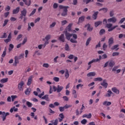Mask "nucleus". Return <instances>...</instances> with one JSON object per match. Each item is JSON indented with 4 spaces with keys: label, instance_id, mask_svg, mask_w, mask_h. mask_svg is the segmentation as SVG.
<instances>
[{
    "label": "nucleus",
    "instance_id": "nucleus-13",
    "mask_svg": "<svg viewBox=\"0 0 125 125\" xmlns=\"http://www.w3.org/2000/svg\"><path fill=\"white\" fill-rule=\"evenodd\" d=\"M84 18H85V17H84V16H83L80 17L78 19V22L77 24H81V23H83V22L84 21Z\"/></svg>",
    "mask_w": 125,
    "mask_h": 125
},
{
    "label": "nucleus",
    "instance_id": "nucleus-16",
    "mask_svg": "<svg viewBox=\"0 0 125 125\" xmlns=\"http://www.w3.org/2000/svg\"><path fill=\"white\" fill-rule=\"evenodd\" d=\"M96 75V73H95V72H91L88 73L87 74V77L90 78V77H95V76Z\"/></svg>",
    "mask_w": 125,
    "mask_h": 125
},
{
    "label": "nucleus",
    "instance_id": "nucleus-6",
    "mask_svg": "<svg viewBox=\"0 0 125 125\" xmlns=\"http://www.w3.org/2000/svg\"><path fill=\"white\" fill-rule=\"evenodd\" d=\"M33 79H34V76L31 75L30 76L27 80V85H28V86H30V84H32V82L33 81Z\"/></svg>",
    "mask_w": 125,
    "mask_h": 125
},
{
    "label": "nucleus",
    "instance_id": "nucleus-15",
    "mask_svg": "<svg viewBox=\"0 0 125 125\" xmlns=\"http://www.w3.org/2000/svg\"><path fill=\"white\" fill-rule=\"evenodd\" d=\"M113 43H114V38L111 37L108 40V45L109 47H111V45H112Z\"/></svg>",
    "mask_w": 125,
    "mask_h": 125
},
{
    "label": "nucleus",
    "instance_id": "nucleus-7",
    "mask_svg": "<svg viewBox=\"0 0 125 125\" xmlns=\"http://www.w3.org/2000/svg\"><path fill=\"white\" fill-rule=\"evenodd\" d=\"M25 84V83L23 81L20 82V83L18 84V87L19 90H23V85Z\"/></svg>",
    "mask_w": 125,
    "mask_h": 125
},
{
    "label": "nucleus",
    "instance_id": "nucleus-52",
    "mask_svg": "<svg viewBox=\"0 0 125 125\" xmlns=\"http://www.w3.org/2000/svg\"><path fill=\"white\" fill-rule=\"evenodd\" d=\"M53 7L54 9H56L57 7H58V3H54L53 5Z\"/></svg>",
    "mask_w": 125,
    "mask_h": 125
},
{
    "label": "nucleus",
    "instance_id": "nucleus-26",
    "mask_svg": "<svg viewBox=\"0 0 125 125\" xmlns=\"http://www.w3.org/2000/svg\"><path fill=\"white\" fill-rule=\"evenodd\" d=\"M103 11L104 13H106L108 12V8H102L99 9V11Z\"/></svg>",
    "mask_w": 125,
    "mask_h": 125
},
{
    "label": "nucleus",
    "instance_id": "nucleus-9",
    "mask_svg": "<svg viewBox=\"0 0 125 125\" xmlns=\"http://www.w3.org/2000/svg\"><path fill=\"white\" fill-rule=\"evenodd\" d=\"M72 26H73V23H69L65 29L66 30L65 32H67V31L68 32H72Z\"/></svg>",
    "mask_w": 125,
    "mask_h": 125
},
{
    "label": "nucleus",
    "instance_id": "nucleus-24",
    "mask_svg": "<svg viewBox=\"0 0 125 125\" xmlns=\"http://www.w3.org/2000/svg\"><path fill=\"white\" fill-rule=\"evenodd\" d=\"M19 10H20V8L17 7L16 9L13 10V14H17V13H18V12H19Z\"/></svg>",
    "mask_w": 125,
    "mask_h": 125
},
{
    "label": "nucleus",
    "instance_id": "nucleus-23",
    "mask_svg": "<svg viewBox=\"0 0 125 125\" xmlns=\"http://www.w3.org/2000/svg\"><path fill=\"white\" fill-rule=\"evenodd\" d=\"M51 39V35H47L45 37V38L42 39V41H49Z\"/></svg>",
    "mask_w": 125,
    "mask_h": 125
},
{
    "label": "nucleus",
    "instance_id": "nucleus-39",
    "mask_svg": "<svg viewBox=\"0 0 125 125\" xmlns=\"http://www.w3.org/2000/svg\"><path fill=\"white\" fill-rule=\"evenodd\" d=\"M108 65L109 67H113V66L115 65V62L113 61L109 62Z\"/></svg>",
    "mask_w": 125,
    "mask_h": 125
},
{
    "label": "nucleus",
    "instance_id": "nucleus-63",
    "mask_svg": "<svg viewBox=\"0 0 125 125\" xmlns=\"http://www.w3.org/2000/svg\"><path fill=\"white\" fill-rule=\"evenodd\" d=\"M108 56L106 55V54H104L102 55V59H106Z\"/></svg>",
    "mask_w": 125,
    "mask_h": 125
},
{
    "label": "nucleus",
    "instance_id": "nucleus-45",
    "mask_svg": "<svg viewBox=\"0 0 125 125\" xmlns=\"http://www.w3.org/2000/svg\"><path fill=\"white\" fill-rule=\"evenodd\" d=\"M36 11H37V9H34V10L30 14L29 16H33V15L36 13Z\"/></svg>",
    "mask_w": 125,
    "mask_h": 125
},
{
    "label": "nucleus",
    "instance_id": "nucleus-59",
    "mask_svg": "<svg viewBox=\"0 0 125 125\" xmlns=\"http://www.w3.org/2000/svg\"><path fill=\"white\" fill-rule=\"evenodd\" d=\"M7 23H8V20H5L4 21V23L3 24V27H5Z\"/></svg>",
    "mask_w": 125,
    "mask_h": 125
},
{
    "label": "nucleus",
    "instance_id": "nucleus-48",
    "mask_svg": "<svg viewBox=\"0 0 125 125\" xmlns=\"http://www.w3.org/2000/svg\"><path fill=\"white\" fill-rule=\"evenodd\" d=\"M119 47V45H115L113 46H112V47H111V49L112 50H114V49H116V50H117L118 47Z\"/></svg>",
    "mask_w": 125,
    "mask_h": 125
},
{
    "label": "nucleus",
    "instance_id": "nucleus-36",
    "mask_svg": "<svg viewBox=\"0 0 125 125\" xmlns=\"http://www.w3.org/2000/svg\"><path fill=\"white\" fill-rule=\"evenodd\" d=\"M51 123H52L53 125H58V119H55L54 121H51Z\"/></svg>",
    "mask_w": 125,
    "mask_h": 125
},
{
    "label": "nucleus",
    "instance_id": "nucleus-60",
    "mask_svg": "<svg viewBox=\"0 0 125 125\" xmlns=\"http://www.w3.org/2000/svg\"><path fill=\"white\" fill-rule=\"evenodd\" d=\"M40 20H41V18L38 17V18H37V19H36L35 20L34 22H35V23H38V22H39V21H40Z\"/></svg>",
    "mask_w": 125,
    "mask_h": 125
},
{
    "label": "nucleus",
    "instance_id": "nucleus-14",
    "mask_svg": "<svg viewBox=\"0 0 125 125\" xmlns=\"http://www.w3.org/2000/svg\"><path fill=\"white\" fill-rule=\"evenodd\" d=\"M112 91L113 92H114V93H116V94H120V91L117 87H113L111 88Z\"/></svg>",
    "mask_w": 125,
    "mask_h": 125
},
{
    "label": "nucleus",
    "instance_id": "nucleus-35",
    "mask_svg": "<svg viewBox=\"0 0 125 125\" xmlns=\"http://www.w3.org/2000/svg\"><path fill=\"white\" fill-rule=\"evenodd\" d=\"M64 49L65 50H66V51H70V47L69 46V45H68V44H66L65 45Z\"/></svg>",
    "mask_w": 125,
    "mask_h": 125
},
{
    "label": "nucleus",
    "instance_id": "nucleus-44",
    "mask_svg": "<svg viewBox=\"0 0 125 125\" xmlns=\"http://www.w3.org/2000/svg\"><path fill=\"white\" fill-rule=\"evenodd\" d=\"M67 23H68V21H66V20L62 21H61V24L62 26H64V25H66V24H67Z\"/></svg>",
    "mask_w": 125,
    "mask_h": 125
},
{
    "label": "nucleus",
    "instance_id": "nucleus-40",
    "mask_svg": "<svg viewBox=\"0 0 125 125\" xmlns=\"http://www.w3.org/2000/svg\"><path fill=\"white\" fill-rule=\"evenodd\" d=\"M90 41H91V37H89L87 39L86 42V46H87L88 44H89V42H90Z\"/></svg>",
    "mask_w": 125,
    "mask_h": 125
},
{
    "label": "nucleus",
    "instance_id": "nucleus-55",
    "mask_svg": "<svg viewBox=\"0 0 125 125\" xmlns=\"http://www.w3.org/2000/svg\"><path fill=\"white\" fill-rule=\"evenodd\" d=\"M26 105L28 106V107H31L32 106H33V104L32 103H30V102H26Z\"/></svg>",
    "mask_w": 125,
    "mask_h": 125
},
{
    "label": "nucleus",
    "instance_id": "nucleus-33",
    "mask_svg": "<svg viewBox=\"0 0 125 125\" xmlns=\"http://www.w3.org/2000/svg\"><path fill=\"white\" fill-rule=\"evenodd\" d=\"M101 24H102V21H96L95 22V26L96 27H98V26H99V25H101Z\"/></svg>",
    "mask_w": 125,
    "mask_h": 125
},
{
    "label": "nucleus",
    "instance_id": "nucleus-58",
    "mask_svg": "<svg viewBox=\"0 0 125 125\" xmlns=\"http://www.w3.org/2000/svg\"><path fill=\"white\" fill-rule=\"evenodd\" d=\"M114 15H115V14L114 13V11H110L109 15H110V17H113Z\"/></svg>",
    "mask_w": 125,
    "mask_h": 125
},
{
    "label": "nucleus",
    "instance_id": "nucleus-17",
    "mask_svg": "<svg viewBox=\"0 0 125 125\" xmlns=\"http://www.w3.org/2000/svg\"><path fill=\"white\" fill-rule=\"evenodd\" d=\"M112 93H113V92H112V91H111V90L109 89L107 91V93H106L104 96L105 97H111V95H112Z\"/></svg>",
    "mask_w": 125,
    "mask_h": 125
},
{
    "label": "nucleus",
    "instance_id": "nucleus-64",
    "mask_svg": "<svg viewBox=\"0 0 125 125\" xmlns=\"http://www.w3.org/2000/svg\"><path fill=\"white\" fill-rule=\"evenodd\" d=\"M38 47L39 49H42V48H43V44H39Z\"/></svg>",
    "mask_w": 125,
    "mask_h": 125
},
{
    "label": "nucleus",
    "instance_id": "nucleus-3",
    "mask_svg": "<svg viewBox=\"0 0 125 125\" xmlns=\"http://www.w3.org/2000/svg\"><path fill=\"white\" fill-rule=\"evenodd\" d=\"M113 26V24L112 23H107L106 24V28L109 29L108 30V32H112L113 30H115V29H116V28H117L118 27V25H115L114 26Z\"/></svg>",
    "mask_w": 125,
    "mask_h": 125
},
{
    "label": "nucleus",
    "instance_id": "nucleus-54",
    "mask_svg": "<svg viewBox=\"0 0 125 125\" xmlns=\"http://www.w3.org/2000/svg\"><path fill=\"white\" fill-rule=\"evenodd\" d=\"M14 47V46L13 45V44H10V45H9V51H11V50H12V49H13V48Z\"/></svg>",
    "mask_w": 125,
    "mask_h": 125
},
{
    "label": "nucleus",
    "instance_id": "nucleus-28",
    "mask_svg": "<svg viewBox=\"0 0 125 125\" xmlns=\"http://www.w3.org/2000/svg\"><path fill=\"white\" fill-rule=\"evenodd\" d=\"M13 111H14V112H17V111H18V108H16L15 106H14L10 109V113H13Z\"/></svg>",
    "mask_w": 125,
    "mask_h": 125
},
{
    "label": "nucleus",
    "instance_id": "nucleus-56",
    "mask_svg": "<svg viewBox=\"0 0 125 125\" xmlns=\"http://www.w3.org/2000/svg\"><path fill=\"white\" fill-rule=\"evenodd\" d=\"M108 47V45L106 44V43H104L103 48V50H106V48Z\"/></svg>",
    "mask_w": 125,
    "mask_h": 125
},
{
    "label": "nucleus",
    "instance_id": "nucleus-20",
    "mask_svg": "<svg viewBox=\"0 0 125 125\" xmlns=\"http://www.w3.org/2000/svg\"><path fill=\"white\" fill-rule=\"evenodd\" d=\"M60 41L61 42H64L65 41V37L64 36V34H62L59 38Z\"/></svg>",
    "mask_w": 125,
    "mask_h": 125
},
{
    "label": "nucleus",
    "instance_id": "nucleus-38",
    "mask_svg": "<svg viewBox=\"0 0 125 125\" xmlns=\"http://www.w3.org/2000/svg\"><path fill=\"white\" fill-rule=\"evenodd\" d=\"M56 25V22L54 21L50 25V28L52 29V28H54L55 25Z\"/></svg>",
    "mask_w": 125,
    "mask_h": 125
},
{
    "label": "nucleus",
    "instance_id": "nucleus-41",
    "mask_svg": "<svg viewBox=\"0 0 125 125\" xmlns=\"http://www.w3.org/2000/svg\"><path fill=\"white\" fill-rule=\"evenodd\" d=\"M28 41V38L27 37H25L22 41V42L21 43V44L22 45H24L26 42H27V41Z\"/></svg>",
    "mask_w": 125,
    "mask_h": 125
},
{
    "label": "nucleus",
    "instance_id": "nucleus-4",
    "mask_svg": "<svg viewBox=\"0 0 125 125\" xmlns=\"http://www.w3.org/2000/svg\"><path fill=\"white\" fill-rule=\"evenodd\" d=\"M0 115H2V121L3 122H4V121L6 120V117L9 116L10 114L9 112L5 113L4 111H0Z\"/></svg>",
    "mask_w": 125,
    "mask_h": 125
},
{
    "label": "nucleus",
    "instance_id": "nucleus-57",
    "mask_svg": "<svg viewBox=\"0 0 125 125\" xmlns=\"http://www.w3.org/2000/svg\"><path fill=\"white\" fill-rule=\"evenodd\" d=\"M30 71H32V69L30 67H28L25 69V73H28L29 72H30Z\"/></svg>",
    "mask_w": 125,
    "mask_h": 125
},
{
    "label": "nucleus",
    "instance_id": "nucleus-27",
    "mask_svg": "<svg viewBox=\"0 0 125 125\" xmlns=\"http://www.w3.org/2000/svg\"><path fill=\"white\" fill-rule=\"evenodd\" d=\"M91 113H89L88 115L84 114L83 115L82 118H87V119H90L91 118Z\"/></svg>",
    "mask_w": 125,
    "mask_h": 125
},
{
    "label": "nucleus",
    "instance_id": "nucleus-21",
    "mask_svg": "<svg viewBox=\"0 0 125 125\" xmlns=\"http://www.w3.org/2000/svg\"><path fill=\"white\" fill-rule=\"evenodd\" d=\"M26 14H27V10L25 8H23V10L21 11V15H22V16H26Z\"/></svg>",
    "mask_w": 125,
    "mask_h": 125
},
{
    "label": "nucleus",
    "instance_id": "nucleus-19",
    "mask_svg": "<svg viewBox=\"0 0 125 125\" xmlns=\"http://www.w3.org/2000/svg\"><path fill=\"white\" fill-rule=\"evenodd\" d=\"M22 1L25 3V4L27 6H30V5H31V0H22Z\"/></svg>",
    "mask_w": 125,
    "mask_h": 125
},
{
    "label": "nucleus",
    "instance_id": "nucleus-11",
    "mask_svg": "<svg viewBox=\"0 0 125 125\" xmlns=\"http://www.w3.org/2000/svg\"><path fill=\"white\" fill-rule=\"evenodd\" d=\"M111 104H112V103L108 101H104L103 103V106H106V107H107L108 106H110V105H111Z\"/></svg>",
    "mask_w": 125,
    "mask_h": 125
},
{
    "label": "nucleus",
    "instance_id": "nucleus-1",
    "mask_svg": "<svg viewBox=\"0 0 125 125\" xmlns=\"http://www.w3.org/2000/svg\"><path fill=\"white\" fill-rule=\"evenodd\" d=\"M65 38L67 41H70L72 43H77L78 41L77 40L78 39V35L76 34H71L68 31H65Z\"/></svg>",
    "mask_w": 125,
    "mask_h": 125
},
{
    "label": "nucleus",
    "instance_id": "nucleus-43",
    "mask_svg": "<svg viewBox=\"0 0 125 125\" xmlns=\"http://www.w3.org/2000/svg\"><path fill=\"white\" fill-rule=\"evenodd\" d=\"M83 84L82 83H79L76 85L77 89H80V87H83Z\"/></svg>",
    "mask_w": 125,
    "mask_h": 125
},
{
    "label": "nucleus",
    "instance_id": "nucleus-22",
    "mask_svg": "<svg viewBox=\"0 0 125 125\" xmlns=\"http://www.w3.org/2000/svg\"><path fill=\"white\" fill-rule=\"evenodd\" d=\"M92 63H94L93 60H92L91 61H90V62H88V67H87V70H89V69H90V68H91V64H92Z\"/></svg>",
    "mask_w": 125,
    "mask_h": 125
},
{
    "label": "nucleus",
    "instance_id": "nucleus-34",
    "mask_svg": "<svg viewBox=\"0 0 125 125\" xmlns=\"http://www.w3.org/2000/svg\"><path fill=\"white\" fill-rule=\"evenodd\" d=\"M15 66H17V64H19V60L17 57H15Z\"/></svg>",
    "mask_w": 125,
    "mask_h": 125
},
{
    "label": "nucleus",
    "instance_id": "nucleus-30",
    "mask_svg": "<svg viewBox=\"0 0 125 125\" xmlns=\"http://www.w3.org/2000/svg\"><path fill=\"white\" fill-rule=\"evenodd\" d=\"M98 11L95 12L92 16V17L94 20H96L97 18V15H98Z\"/></svg>",
    "mask_w": 125,
    "mask_h": 125
},
{
    "label": "nucleus",
    "instance_id": "nucleus-50",
    "mask_svg": "<svg viewBox=\"0 0 125 125\" xmlns=\"http://www.w3.org/2000/svg\"><path fill=\"white\" fill-rule=\"evenodd\" d=\"M103 34H105V29H102L100 31V35L102 36Z\"/></svg>",
    "mask_w": 125,
    "mask_h": 125
},
{
    "label": "nucleus",
    "instance_id": "nucleus-31",
    "mask_svg": "<svg viewBox=\"0 0 125 125\" xmlns=\"http://www.w3.org/2000/svg\"><path fill=\"white\" fill-rule=\"evenodd\" d=\"M103 79L101 77L96 78L94 79V82H102Z\"/></svg>",
    "mask_w": 125,
    "mask_h": 125
},
{
    "label": "nucleus",
    "instance_id": "nucleus-2",
    "mask_svg": "<svg viewBox=\"0 0 125 125\" xmlns=\"http://www.w3.org/2000/svg\"><path fill=\"white\" fill-rule=\"evenodd\" d=\"M60 9H63L62 13L61 14L62 16L65 17L67 15L68 12V8H69V6H63L62 5H60L59 6Z\"/></svg>",
    "mask_w": 125,
    "mask_h": 125
},
{
    "label": "nucleus",
    "instance_id": "nucleus-10",
    "mask_svg": "<svg viewBox=\"0 0 125 125\" xmlns=\"http://www.w3.org/2000/svg\"><path fill=\"white\" fill-rule=\"evenodd\" d=\"M101 85L104 87V88H107L108 86V83H107V81H106V80H104L103 82L101 83Z\"/></svg>",
    "mask_w": 125,
    "mask_h": 125
},
{
    "label": "nucleus",
    "instance_id": "nucleus-42",
    "mask_svg": "<svg viewBox=\"0 0 125 125\" xmlns=\"http://www.w3.org/2000/svg\"><path fill=\"white\" fill-rule=\"evenodd\" d=\"M42 99H45L46 101H49V99L48 98V95H45L42 98Z\"/></svg>",
    "mask_w": 125,
    "mask_h": 125
},
{
    "label": "nucleus",
    "instance_id": "nucleus-51",
    "mask_svg": "<svg viewBox=\"0 0 125 125\" xmlns=\"http://www.w3.org/2000/svg\"><path fill=\"white\" fill-rule=\"evenodd\" d=\"M48 43H49V41L48 40H46L44 43L43 44V48H44V47H45V46H46L47 44H48Z\"/></svg>",
    "mask_w": 125,
    "mask_h": 125
},
{
    "label": "nucleus",
    "instance_id": "nucleus-12",
    "mask_svg": "<svg viewBox=\"0 0 125 125\" xmlns=\"http://www.w3.org/2000/svg\"><path fill=\"white\" fill-rule=\"evenodd\" d=\"M86 27L87 31L89 32H91L92 30H93V27H92V26H91L89 23L85 25V28Z\"/></svg>",
    "mask_w": 125,
    "mask_h": 125
},
{
    "label": "nucleus",
    "instance_id": "nucleus-53",
    "mask_svg": "<svg viewBox=\"0 0 125 125\" xmlns=\"http://www.w3.org/2000/svg\"><path fill=\"white\" fill-rule=\"evenodd\" d=\"M125 18H123L120 20V21L119 22V23L123 24V23H124V22H125Z\"/></svg>",
    "mask_w": 125,
    "mask_h": 125
},
{
    "label": "nucleus",
    "instance_id": "nucleus-29",
    "mask_svg": "<svg viewBox=\"0 0 125 125\" xmlns=\"http://www.w3.org/2000/svg\"><path fill=\"white\" fill-rule=\"evenodd\" d=\"M24 55H25L24 53H21L19 56H17L15 57H17L18 59L20 60V59H22V58H24Z\"/></svg>",
    "mask_w": 125,
    "mask_h": 125
},
{
    "label": "nucleus",
    "instance_id": "nucleus-25",
    "mask_svg": "<svg viewBox=\"0 0 125 125\" xmlns=\"http://www.w3.org/2000/svg\"><path fill=\"white\" fill-rule=\"evenodd\" d=\"M7 82H8V78H3L0 81L1 83H5Z\"/></svg>",
    "mask_w": 125,
    "mask_h": 125
},
{
    "label": "nucleus",
    "instance_id": "nucleus-47",
    "mask_svg": "<svg viewBox=\"0 0 125 125\" xmlns=\"http://www.w3.org/2000/svg\"><path fill=\"white\" fill-rule=\"evenodd\" d=\"M42 67L44 68H48L49 67V64L48 63H45L42 64Z\"/></svg>",
    "mask_w": 125,
    "mask_h": 125
},
{
    "label": "nucleus",
    "instance_id": "nucleus-8",
    "mask_svg": "<svg viewBox=\"0 0 125 125\" xmlns=\"http://www.w3.org/2000/svg\"><path fill=\"white\" fill-rule=\"evenodd\" d=\"M34 28L35 27V23L33 22H29L28 23V28L27 30L30 31L31 29H32V27Z\"/></svg>",
    "mask_w": 125,
    "mask_h": 125
},
{
    "label": "nucleus",
    "instance_id": "nucleus-61",
    "mask_svg": "<svg viewBox=\"0 0 125 125\" xmlns=\"http://www.w3.org/2000/svg\"><path fill=\"white\" fill-rule=\"evenodd\" d=\"M59 58V56H56L54 58L53 61L54 63H57V59Z\"/></svg>",
    "mask_w": 125,
    "mask_h": 125
},
{
    "label": "nucleus",
    "instance_id": "nucleus-62",
    "mask_svg": "<svg viewBox=\"0 0 125 125\" xmlns=\"http://www.w3.org/2000/svg\"><path fill=\"white\" fill-rule=\"evenodd\" d=\"M120 54L119 52H113L112 54V56H118Z\"/></svg>",
    "mask_w": 125,
    "mask_h": 125
},
{
    "label": "nucleus",
    "instance_id": "nucleus-49",
    "mask_svg": "<svg viewBox=\"0 0 125 125\" xmlns=\"http://www.w3.org/2000/svg\"><path fill=\"white\" fill-rule=\"evenodd\" d=\"M17 96L16 95H12L11 96V98H12V102H13V101H14L15 99H16V98H17Z\"/></svg>",
    "mask_w": 125,
    "mask_h": 125
},
{
    "label": "nucleus",
    "instance_id": "nucleus-18",
    "mask_svg": "<svg viewBox=\"0 0 125 125\" xmlns=\"http://www.w3.org/2000/svg\"><path fill=\"white\" fill-rule=\"evenodd\" d=\"M63 88L64 87L62 86L58 85L57 87V92H61Z\"/></svg>",
    "mask_w": 125,
    "mask_h": 125
},
{
    "label": "nucleus",
    "instance_id": "nucleus-32",
    "mask_svg": "<svg viewBox=\"0 0 125 125\" xmlns=\"http://www.w3.org/2000/svg\"><path fill=\"white\" fill-rule=\"evenodd\" d=\"M31 88L26 89L25 91V94H26V95H29V94H30V92H31Z\"/></svg>",
    "mask_w": 125,
    "mask_h": 125
},
{
    "label": "nucleus",
    "instance_id": "nucleus-5",
    "mask_svg": "<svg viewBox=\"0 0 125 125\" xmlns=\"http://www.w3.org/2000/svg\"><path fill=\"white\" fill-rule=\"evenodd\" d=\"M108 22H109L110 23H115L116 22H117V20L116 17H113L112 18H110L107 20Z\"/></svg>",
    "mask_w": 125,
    "mask_h": 125
},
{
    "label": "nucleus",
    "instance_id": "nucleus-46",
    "mask_svg": "<svg viewBox=\"0 0 125 125\" xmlns=\"http://www.w3.org/2000/svg\"><path fill=\"white\" fill-rule=\"evenodd\" d=\"M81 123L82 125H86V123H87V120L86 119H83L81 121Z\"/></svg>",
    "mask_w": 125,
    "mask_h": 125
},
{
    "label": "nucleus",
    "instance_id": "nucleus-37",
    "mask_svg": "<svg viewBox=\"0 0 125 125\" xmlns=\"http://www.w3.org/2000/svg\"><path fill=\"white\" fill-rule=\"evenodd\" d=\"M70 76V74H69V71H68V70H67L64 74V77L65 78V79H68L69 78Z\"/></svg>",
    "mask_w": 125,
    "mask_h": 125
}]
</instances>
